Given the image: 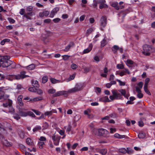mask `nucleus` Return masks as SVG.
<instances>
[{
    "mask_svg": "<svg viewBox=\"0 0 155 155\" xmlns=\"http://www.w3.org/2000/svg\"><path fill=\"white\" fill-rule=\"evenodd\" d=\"M10 57L8 55L0 56V62H2L1 66L3 68L10 67L11 69L15 67V63L9 60Z\"/></svg>",
    "mask_w": 155,
    "mask_h": 155,
    "instance_id": "f257e3e1",
    "label": "nucleus"
},
{
    "mask_svg": "<svg viewBox=\"0 0 155 155\" xmlns=\"http://www.w3.org/2000/svg\"><path fill=\"white\" fill-rule=\"evenodd\" d=\"M98 132V135L100 136H102L104 137L108 138L110 137V135L109 132L106 129L101 128L98 129H94L92 131V133L95 134H97L96 132Z\"/></svg>",
    "mask_w": 155,
    "mask_h": 155,
    "instance_id": "f03ea898",
    "label": "nucleus"
},
{
    "mask_svg": "<svg viewBox=\"0 0 155 155\" xmlns=\"http://www.w3.org/2000/svg\"><path fill=\"white\" fill-rule=\"evenodd\" d=\"M143 51L142 53L145 55L148 56L150 54V51L152 49L151 46L147 45H143Z\"/></svg>",
    "mask_w": 155,
    "mask_h": 155,
    "instance_id": "7ed1b4c3",
    "label": "nucleus"
},
{
    "mask_svg": "<svg viewBox=\"0 0 155 155\" xmlns=\"http://www.w3.org/2000/svg\"><path fill=\"white\" fill-rule=\"evenodd\" d=\"M82 85L81 84H77L74 87L69 90V92L70 93L76 92L81 90L82 89Z\"/></svg>",
    "mask_w": 155,
    "mask_h": 155,
    "instance_id": "20e7f679",
    "label": "nucleus"
},
{
    "mask_svg": "<svg viewBox=\"0 0 155 155\" xmlns=\"http://www.w3.org/2000/svg\"><path fill=\"white\" fill-rule=\"evenodd\" d=\"M3 133H1L0 134V139L3 144L6 147L11 146L12 143L8 142L7 140L5 139L4 136L2 135Z\"/></svg>",
    "mask_w": 155,
    "mask_h": 155,
    "instance_id": "39448f33",
    "label": "nucleus"
},
{
    "mask_svg": "<svg viewBox=\"0 0 155 155\" xmlns=\"http://www.w3.org/2000/svg\"><path fill=\"white\" fill-rule=\"evenodd\" d=\"M51 138L55 146L58 145L61 137L58 135H55L54 134L51 137Z\"/></svg>",
    "mask_w": 155,
    "mask_h": 155,
    "instance_id": "423d86ee",
    "label": "nucleus"
},
{
    "mask_svg": "<svg viewBox=\"0 0 155 155\" xmlns=\"http://www.w3.org/2000/svg\"><path fill=\"white\" fill-rule=\"evenodd\" d=\"M70 94L69 90L68 91H59L55 93L53 95L54 97L59 96L62 95H67L68 94Z\"/></svg>",
    "mask_w": 155,
    "mask_h": 155,
    "instance_id": "0eeeda50",
    "label": "nucleus"
},
{
    "mask_svg": "<svg viewBox=\"0 0 155 155\" xmlns=\"http://www.w3.org/2000/svg\"><path fill=\"white\" fill-rule=\"evenodd\" d=\"M25 74L26 72L25 71H23L21 72L20 74L15 75V77L16 79L19 80L20 79H22L27 77H28L29 76L28 75H25Z\"/></svg>",
    "mask_w": 155,
    "mask_h": 155,
    "instance_id": "6e6552de",
    "label": "nucleus"
},
{
    "mask_svg": "<svg viewBox=\"0 0 155 155\" xmlns=\"http://www.w3.org/2000/svg\"><path fill=\"white\" fill-rule=\"evenodd\" d=\"M107 18L105 16H102L100 19V25L101 28L104 27L107 24Z\"/></svg>",
    "mask_w": 155,
    "mask_h": 155,
    "instance_id": "1a4fd4ad",
    "label": "nucleus"
},
{
    "mask_svg": "<svg viewBox=\"0 0 155 155\" xmlns=\"http://www.w3.org/2000/svg\"><path fill=\"white\" fill-rule=\"evenodd\" d=\"M111 92L115 99H120L121 98V95L120 93L117 92L116 90H112Z\"/></svg>",
    "mask_w": 155,
    "mask_h": 155,
    "instance_id": "9d476101",
    "label": "nucleus"
},
{
    "mask_svg": "<svg viewBox=\"0 0 155 155\" xmlns=\"http://www.w3.org/2000/svg\"><path fill=\"white\" fill-rule=\"evenodd\" d=\"M41 39L45 43H46L49 41L48 35L47 34H43L41 35Z\"/></svg>",
    "mask_w": 155,
    "mask_h": 155,
    "instance_id": "9b49d317",
    "label": "nucleus"
},
{
    "mask_svg": "<svg viewBox=\"0 0 155 155\" xmlns=\"http://www.w3.org/2000/svg\"><path fill=\"white\" fill-rule=\"evenodd\" d=\"M59 10V8L58 7H55L51 11L50 17L51 18H53L55 15L57 13Z\"/></svg>",
    "mask_w": 155,
    "mask_h": 155,
    "instance_id": "f8f14e48",
    "label": "nucleus"
},
{
    "mask_svg": "<svg viewBox=\"0 0 155 155\" xmlns=\"http://www.w3.org/2000/svg\"><path fill=\"white\" fill-rule=\"evenodd\" d=\"M93 45L92 43L89 44L88 47L84 50L83 53V54H85L89 53L92 49Z\"/></svg>",
    "mask_w": 155,
    "mask_h": 155,
    "instance_id": "ddd939ff",
    "label": "nucleus"
},
{
    "mask_svg": "<svg viewBox=\"0 0 155 155\" xmlns=\"http://www.w3.org/2000/svg\"><path fill=\"white\" fill-rule=\"evenodd\" d=\"M111 6L114 7L117 10H118L120 8L122 9L124 8V6L123 5L121 6L120 7L118 5L117 2H114L111 4Z\"/></svg>",
    "mask_w": 155,
    "mask_h": 155,
    "instance_id": "4468645a",
    "label": "nucleus"
},
{
    "mask_svg": "<svg viewBox=\"0 0 155 155\" xmlns=\"http://www.w3.org/2000/svg\"><path fill=\"white\" fill-rule=\"evenodd\" d=\"M99 101L102 102H109L110 101L107 96L103 97L99 99Z\"/></svg>",
    "mask_w": 155,
    "mask_h": 155,
    "instance_id": "2eb2a0df",
    "label": "nucleus"
},
{
    "mask_svg": "<svg viewBox=\"0 0 155 155\" xmlns=\"http://www.w3.org/2000/svg\"><path fill=\"white\" fill-rule=\"evenodd\" d=\"M9 96L7 95H5L3 91H0V99H6Z\"/></svg>",
    "mask_w": 155,
    "mask_h": 155,
    "instance_id": "dca6fc26",
    "label": "nucleus"
},
{
    "mask_svg": "<svg viewBox=\"0 0 155 155\" xmlns=\"http://www.w3.org/2000/svg\"><path fill=\"white\" fill-rule=\"evenodd\" d=\"M49 14V12L48 11H45L42 12H41L39 14V16L40 17L44 16H47Z\"/></svg>",
    "mask_w": 155,
    "mask_h": 155,
    "instance_id": "f3484780",
    "label": "nucleus"
},
{
    "mask_svg": "<svg viewBox=\"0 0 155 155\" xmlns=\"http://www.w3.org/2000/svg\"><path fill=\"white\" fill-rule=\"evenodd\" d=\"M91 113V110L90 109H87V110H85L84 111V114L85 115H88V117L89 118L93 117L92 114H90Z\"/></svg>",
    "mask_w": 155,
    "mask_h": 155,
    "instance_id": "a211bd4d",
    "label": "nucleus"
},
{
    "mask_svg": "<svg viewBox=\"0 0 155 155\" xmlns=\"http://www.w3.org/2000/svg\"><path fill=\"white\" fill-rule=\"evenodd\" d=\"M114 137L118 139H122L126 137L125 135H120L118 133H115L114 135Z\"/></svg>",
    "mask_w": 155,
    "mask_h": 155,
    "instance_id": "6ab92c4d",
    "label": "nucleus"
},
{
    "mask_svg": "<svg viewBox=\"0 0 155 155\" xmlns=\"http://www.w3.org/2000/svg\"><path fill=\"white\" fill-rule=\"evenodd\" d=\"M8 110H6V112H8L11 113V114H13L15 112V110L13 107L11 106V105L9 106L7 109Z\"/></svg>",
    "mask_w": 155,
    "mask_h": 155,
    "instance_id": "aec40b11",
    "label": "nucleus"
},
{
    "mask_svg": "<svg viewBox=\"0 0 155 155\" xmlns=\"http://www.w3.org/2000/svg\"><path fill=\"white\" fill-rule=\"evenodd\" d=\"M42 98L41 97H38L34 98H32L30 99V101L31 102H35L39 101H40L42 100Z\"/></svg>",
    "mask_w": 155,
    "mask_h": 155,
    "instance_id": "412c9836",
    "label": "nucleus"
},
{
    "mask_svg": "<svg viewBox=\"0 0 155 155\" xmlns=\"http://www.w3.org/2000/svg\"><path fill=\"white\" fill-rule=\"evenodd\" d=\"M50 80L51 82L53 84H55L59 83H62L63 82L61 81L56 80L54 78H51L50 79Z\"/></svg>",
    "mask_w": 155,
    "mask_h": 155,
    "instance_id": "4be33fe9",
    "label": "nucleus"
},
{
    "mask_svg": "<svg viewBox=\"0 0 155 155\" xmlns=\"http://www.w3.org/2000/svg\"><path fill=\"white\" fill-rule=\"evenodd\" d=\"M35 67V65L34 64H31L26 67V69L28 70H32L34 69Z\"/></svg>",
    "mask_w": 155,
    "mask_h": 155,
    "instance_id": "5701e85b",
    "label": "nucleus"
},
{
    "mask_svg": "<svg viewBox=\"0 0 155 155\" xmlns=\"http://www.w3.org/2000/svg\"><path fill=\"white\" fill-rule=\"evenodd\" d=\"M8 103H3V105L4 107H7V109L9 107V106L11 105L12 104V101L11 100H8Z\"/></svg>",
    "mask_w": 155,
    "mask_h": 155,
    "instance_id": "b1692460",
    "label": "nucleus"
},
{
    "mask_svg": "<svg viewBox=\"0 0 155 155\" xmlns=\"http://www.w3.org/2000/svg\"><path fill=\"white\" fill-rule=\"evenodd\" d=\"M38 144V147L40 149H42L45 145V142L43 141H39Z\"/></svg>",
    "mask_w": 155,
    "mask_h": 155,
    "instance_id": "393cba45",
    "label": "nucleus"
},
{
    "mask_svg": "<svg viewBox=\"0 0 155 155\" xmlns=\"http://www.w3.org/2000/svg\"><path fill=\"white\" fill-rule=\"evenodd\" d=\"M134 62L131 60L130 59H128L127 60L126 63L127 65L130 67L131 65H133L134 64Z\"/></svg>",
    "mask_w": 155,
    "mask_h": 155,
    "instance_id": "a878e982",
    "label": "nucleus"
},
{
    "mask_svg": "<svg viewBox=\"0 0 155 155\" xmlns=\"http://www.w3.org/2000/svg\"><path fill=\"white\" fill-rule=\"evenodd\" d=\"M32 86L35 87H39V84L38 81L36 80H33L32 81Z\"/></svg>",
    "mask_w": 155,
    "mask_h": 155,
    "instance_id": "bb28decb",
    "label": "nucleus"
},
{
    "mask_svg": "<svg viewBox=\"0 0 155 155\" xmlns=\"http://www.w3.org/2000/svg\"><path fill=\"white\" fill-rule=\"evenodd\" d=\"M26 142L28 145H32L33 144V143L32 140L29 138H27L26 139Z\"/></svg>",
    "mask_w": 155,
    "mask_h": 155,
    "instance_id": "cd10ccee",
    "label": "nucleus"
},
{
    "mask_svg": "<svg viewBox=\"0 0 155 155\" xmlns=\"http://www.w3.org/2000/svg\"><path fill=\"white\" fill-rule=\"evenodd\" d=\"M73 44H74L73 43H71L70 44L68 45L66 47L64 50V51H68L70 48L71 47L72 45H73Z\"/></svg>",
    "mask_w": 155,
    "mask_h": 155,
    "instance_id": "c85d7f7f",
    "label": "nucleus"
},
{
    "mask_svg": "<svg viewBox=\"0 0 155 155\" xmlns=\"http://www.w3.org/2000/svg\"><path fill=\"white\" fill-rule=\"evenodd\" d=\"M49 127V125L48 124L45 122L42 125V128L43 130H46Z\"/></svg>",
    "mask_w": 155,
    "mask_h": 155,
    "instance_id": "c756f323",
    "label": "nucleus"
},
{
    "mask_svg": "<svg viewBox=\"0 0 155 155\" xmlns=\"http://www.w3.org/2000/svg\"><path fill=\"white\" fill-rule=\"evenodd\" d=\"M145 133L141 132L138 135V137L139 138H143L145 137Z\"/></svg>",
    "mask_w": 155,
    "mask_h": 155,
    "instance_id": "7c9ffc66",
    "label": "nucleus"
},
{
    "mask_svg": "<svg viewBox=\"0 0 155 155\" xmlns=\"http://www.w3.org/2000/svg\"><path fill=\"white\" fill-rule=\"evenodd\" d=\"M107 152V150L106 149H103L100 150L99 152L101 154L104 155L106 154Z\"/></svg>",
    "mask_w": 155,
    "mask_h": 155,
    "instance_id": "2f4dec72",
    "label": "nucleus"
},
{
    "mask_svg": "<svg viewBox=\"0 0 155 155\" xmlns=\"http://www.w3.org/2000/svg\"><path fill=\"white\" fill-rule=\"evenodd\" d=\"M116 67L117 69H124V66L123 64H117Z\"/></svg>",
    "mask_w": 155,
    "mask_h": 155,
    "instance_id": "473e14b6",
    "label": "nucleus"
},
{
    "mask_svg": "<svg viewBox=\"0 0 155 155\" xmlns=\"http://www.w3.org/2000/svg\"><path fill=\"white\" fill-rule=\"evenodd\" d=\"M41 129V127L40 126H37L35 127L33 129V132H36L38 130H40Z\"/></svg>",
    "mask_w": 155,
    "mask_h": 155,
    "instance_id": "72a5a7b5",
    "label": "nucleus"
},
{
    "mask_svg": "<svg viewBox=\"0 0 155 155\" xmlns=\"http://www.w3.org/2000/svg\"><path fill=\"white\" fill-rule=\"evenodd\" d=\"M48 80V77L46 76H44L43 77L42 79V82L43 83H46Z\"/></svg>",
    "mask_w": 155,
    "mask_h": 155,
    "instance_id": "f704fd0d",
    "label": "nucleus"
},
{
    "mask_svg": "<svg viewBox=\"0 0 155 155\" xmlns=\"http://www.w3.org/2000/svg\"><path fill=\"white\" fill-rule=\"evenodd\" d=\"M35 92L37 93L38 94L40 95H41L43 94V91L40 89L36 88Z\"/></svg>",
    "mask_w": 155,
    "mask_h": 155,
    "instance_id": "c9c22d12",
    "label": "nucleus"
},
{
    "mask_svg": "<svg viewBox=\"0 0 155 155\" xmlns=\"http://www.w3.org/2000/svg\"><path fill=\"white\" fill-rule=\"evenodd\" d=\"M56 91V90L53 88H51L48 90V93L49 94H53L55 93Z\"/></svg>",
    "mask_w": 155,
    "mask_h": 155,
    "instance_id": "e433bc0d",
    "label": "nucleus"
},
{
    "mask_svg": "<svg viewBox=\"0 0 155 155\" xmlns=\"http://www.w3.org/2000/svg\"><path fill=\"white\" fill-rule=\"evenodd\" d=\"M119 151L123 153H126L127 152L126 149L125 148H121L119 149Z\"/></svg>",
    "mask_w": 155,
    "mask_h": 155,
    "instance_id": "4c0bfd02",
    "label": "nucleus"
},
{
    "mask_svg": "<svg viewBox=\"0 0 155 155\" xmlns=\"http://www.w3.org/2000/svg\"><path fill=\"white\" fill-rule=\"evenodd\" d=\"M119 48L118 46L115 45L112 48V50L114 53H115L116 51V50L119 49Z\"/></svg>",
    "mask_w": 155,
    "mask_h": 155,
    "instance_id": "58836bf2",
    "label": "nucleus"
},
{
    "mask_svg": "<svg viewBox=\"0 0 155 155\" xmlns=\"http://www.w3.org/2000/svg\"><path fill=\"white\" fill-rule=\"evenodd\" d=\"M144 91L146 93L150 95H151L150 92L147 89V86H144Z\"/></svg>",
    "mask_w": 155,
    "mask_h": 155,
    "instance_id": "ea45409f",
    "label": "nucleus"
},
{
    "mask_svg": "<svg viewBox=\"0 0 155 155\" xmlns=\"http://www.w3.org/2000/svg\"><path fill=\"white\" fill-rule=\"evenodd\" d=\"M81 116L79 114H77L75 115L74 117V120L75 121H78L81 118Z\"/></svg>",
    "mask_w": 155,
    "mask_h": 155,
    "instance_id": "a19ab883",
    "label": "nucleus"
},
{
    "mask_svg": "<svg viewBox=\"0 0 155 155\" xmlns=\"http://www.w3.org/2000/svg\"><path fill=\"white\" fill-rule=\"evenodd\" d=\"M28 116H30L33 117H35V114L32 112L28 111L27 112Z\"/></svg>",
    "mask_w": 155,
    "mask_h": 155,
    "instance_id": "79ce46f5",
    "label": "nucleus"
},
{
    "mask_svg": "<svg viewBox=\"0 0 155 155\" xmlns=\"http://www.w3.org/2000/svg\"><path fill=\"white\" fill-rule=\"evenodd\" d=\"M106 44V41L105 39H104L101 41V46L103 47Z\"/></svg>",
    "mask_w": 155,
    "mask_h": 155,
    "instance_id": "37998d69",
    "label": "nucleus"
},
{
    "mask_svg": "<svg viewBox=\"0 0 155 155\" xmlns=\"http://www.w3.org/2000/svg\"><path fill=\"white\" fill-rule=\"evenodd\" d=\"M33 7L31 6H29L26 7V10L27 11L31 12L33 10Z\"/></svg>",
    "mask_w": 155,
    "mask_h": 155,
    "instance_id": "c03bdc74",
    "label": "nucleus"
},
{
    "mask_svg": "<svg viewBox=\"0 0 155 155\" xmlns=\"http://www.w3.org/2000/svg\"><path fill=\"white\" fill-rule=\"evenodd\" d=\"M150 81V78H146L145 81V84L144 86H147L148 84L149 83Z\"/></svg>",
    "mask_w": 155,
    "mask_h": 155,
    "instance_id": "a18cd8bd",
    "label": "nucleus"
},
{
    "mask_svg": "<svg viewBox=\"0 0 155 155\" xmlns=\"http://www.w3.org/2000/svg\"><path fill=\"white\" fill-rule=\"evenodd\" d=\"M116 81L119 82L120 85L124 86L125 85V83L124 82H122L118 79H117Z\"/></svg>",
    "mask_w": 155,
    "mask_h": 155,
    "instance_id": "49530a36",
    "label": "nucleus"
},
{
    "mask_svg": "<svg viewBox=\"0 0 155 155\" xmlns=\"http://www.w3.org/2000/svg\"><path fill=\"white\" fill-rule=\"evenodd\" d=\"M7 19L10 23L13 24L15 22V20L11 18H8Z\"/></svg>",
    "mask_w": 155,
    "mask_h": 155,
    "instance_id": "de8ad7c7",
    "label": "nucleus"
},
{
    "mask_svg": "<svg viewBox=\"0 0 155 155\" xmlns=\"http://www.w3.org/2000/svg\"><path fill=\"white\" fill-rule=\"evenodd\" d=\"M75 77V75L74 74H73L71 75L70 77L68 78V79L67 80V82L71 81Z\"/></svg>",
    "mask_w": 155,
    "mask_h": 155,
    "instance_id": "09e8293b",
    "label": "nucleus"
},
{
    "mask_svg": "<svg viewBox=\"0 0 155 155\" xmlns=\"http://www.w3.org/2000/svg\"><path fill=\"white\" fill-rule=\"evenodd\" d=\"M126 150L127 151V153L129 154L132 153L133 152V150L130 148H127Z\"/></svg>",
    "mask_w": 155,
    "mask_h": 155,
    "instance_id": "8fccbe9b",
    "label": "nucleus"
},
{
    "mask_svg": "<svg viewBox=\"0 0 155 155\" xmlns=\"http://www.w3.org/2000/svg\"><path fill=\"white\" fill-rule=\"evenodd\" d=\"M119 91L121 93L122 95L123 96L126 94V91L125 89H120L119 90Z\"/></svg>",
    "mask_w": 155,
    "mask_h": 155,
    "instance_id": "3c124183",
    "label": "nucleus"
},
{
    "mask_svg": "<svg viewBox=\"0 0 155 155\" xmlns=\"http://www.w3.org/2000/svg\"><path fill=\"white\" fill-rule=\"evenodd\" d=\"M20 115L22 116L26 117L28 116L27 112L21 111L20 112Z\"/></svg>",
    "mask_w": 155,
    "mask_h": 155,
    "instance_id": "603ef678",
    "label": "nucleus"
},
{
    "mask_svg": "<svg viewBox=\"0 0 155 155\" xmlns=\"http://www.w3.org/2000/svg\"><path fill=\"white\" fill-rule=\"evenodd\" d=\"M52 114V111H47L45 113V115L46 116H51Z\"/></svg>",
    "mask_w": 155,
    "mask_h": 155,
    "instance_id": "864d4df0",
    "label": "nucleus"
},
{
    "mask_svg": "<svg viewBox=\"0 0 155 155\" xmlns=\"http://www.w3.org/2000/svg\"><path fill=\"white\" fill-rule=\"evenodd\" d=\"M78 67V66L77 64L74 63L72 64L71 65V68L73 70L76 69Z\"/></svg>",
    "mask_w": 155,
    "mask_h": 155,
    "instance_id": "5fc2aeb1",
    "label": "nucleus"
},
{
    "mask_svg": "<svg viewBox=\"0 0 155 155\" xmlns=\"http://www.w3.org/2000/svg\"><path fill=\"white\" fill-rule=\"evenodd\" d=\"M36 88L33 87H30L28 88V91L31 92H35V91H36Z\"/></svg>",
    "mask_w": 155,
    "mask_h": 155,
    "instance_id": "6e6d98bb",
    "label": "nucleus"
},
{
    "mask_svg": "<svg viewBox=\"0 0 155 155\" xmlns=\"http://www.w3.org/2000/svg\"><path fill=\"white\" fill-rule=\"evenodd\" d=\"M110 133L112 134L114 133L116 131V129L115 128H110Z\"/></svg>",
    "mask_w": 155,
    "mask_h": 155,
    "instance_id": "4d7b16f0",
    "label": "nucleus"
},
{
    "mask_svg": "<svg viewBox=\"0 0 155 155\" xmlns=\"http://www.w3.org/2000/svg\"><path fill=\"white\" fill-rule=\"evenodd\" d=\"M98 4V1H96V0H94L93 1V7L95 8H96L97 5V4Z\"/></svg>",
    "mask_w": 155,
    "mask_h": 155,
    "instance_id": "13d9d810",
    "label": "nucleus"
},
{
    "mask_svg": "<svg viewBox=\"0 0 155 155\" xmlns=\"http://www.w3.org/2000/svg\"><path fill=\"white\" fill-rule=\"evenodd\" d=\"M39 140L40 141H45L46 140V139L45 137L43 136L41 137L39 139Z\"/></svg>",
    "mask_w": 155,
    "mask_h": 155,
    "instance_id": "bf43d9fd",
    "label": "nucleus"
},
{
    "mask_svg": "<svg viewBox=\"0 0 155 155\" xmlns=\"http://www.w3.org/2000/svg\"><path fill=\"white\" fill-rule=\"evenodd\" d=\"M5 129L1 127V124H0V134L1 133H5Z\"/></svg>",
    "mask_w": 155,
    "mask_h": 155,
    "instance_id": "052dcab7",
    "label": "nucleus"
},
{
    "mask_svg": "<svg viewBox=\"0 0 155 155\" xmlns=\"http://www.w3.org/2000/svg\"><path fill=\"white\" fill-rule=\"evenodd\" d=\"M37 115H39L41 114V113L40 112L37 110H35V109H32V110Z\"/></svg>",
    "mask_w": 155,
    "mask_h": 155,
    "instance_id": "680f3d73",
    "label": "nucleus"
},
{
    "mask_svg": "<svg viewBox=\"0 0 155 155\" xmlns=\"http://www.w3.org/2000/svg\"><path fill=\"white\" fill-rule=\"evenodd\" d=\"M107 7V5L104 3L101 4L99 6V8L100 9H102L104 8H106Z\"/></svg>",
    "mask_w": 155,
    "mask_h": 155,
    "instance_id": "e2e57ef3",
    "label": "nucleus"
},
{
    "mask_svg": "<svg viewBox=\"0 0 155 155\" xmlns=\"http://www.w3.org/2000/svg\"><path fill=\"white\" fill-rule=\"evenodd\" d=\"M69 57V55H64L63 56V59L64 60H68Z\"/></svg>",
    "mask_w": 155,
    "mask_h": 155,
    "instance_id": "0e129e2a",
    "label": "nucleus"
},
{
    "mask_svg": "<svg viewBox=\"0 0 155 155\" xmlns=\"http://www.w3.org/2000/svg\"><path fill=\"white\" fill-rule=\"evenodd\" d=\"M25 10L24 8H21V9L19 12L20 14L21 15H25Z\"/></svg>",
    "mask_w": 155,
    "mask_h": 155,
    "instance_id": "69168bd1",
    "label": "nucleus"
},
{
    "mask_svg": "<svg viewBox=\"0 0 155 155\" xmlns=\"http://www.w3.org/2000/svg\"><path fill=\"white\" fill-rule=\"evenodd\" d=\"M94 60L95 61L97 62H99L100 61V59L99 57L98 56L96 55L94 58Z\"/></svg>",
    "mask_w": 155,
    "mask_h": 155,
    "instance_id": "338daca9",
    "label": "nucleus"
},
{
    "mask_svg": "<svg viewBox=\"0 0 155 155\" xmlns=\"http://www.w3.org/2000/svg\"><path fill=\"white\" fill-rule=\"evenodd\" d=\"M93 31V29L92 28H90L87 30L86 33L88 35L91 34Z\"/></svg>",
    "mask_w": 155,
    "mask_h": 155,
    "instance_id": "774afa93",
    "label": "nucleus"
}]
</instances>
